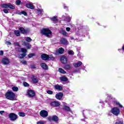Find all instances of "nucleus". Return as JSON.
Listing matches in <instances>:
<instances>
[{
    "label": "nucleus",
    "mask_w": 124,
    "mask_h": 124,
    "mask_svg": "<svg viewBox=\"0 0 124 124\" xmlns=\"http://www.w3.org/2000/svg\"><path fill=\"white\" fill-rule=\"evenodd\" d=\"M41 33L46 36V37H51L52 31L49 29H44L41 31Z\"/></svg>",
    "instance_id": "obj_1"
},
{
    "label": "nucleus",
    "mask_w": 124,
    "mask_h": 124,
    "mask_svg": "<svg viewBox=\"0 0 124 124\" xmlns=\"http://www.w3.org/2000/svg\"><path fill=\"white\" fill-rule=\"evenodd\" d=\"M17 51H18V52H21V53H23L19 56V59H23V58H25V57H26V53H27V49H26V48H18L17 49Z\"/></svg>",
    "instance_id": "obj_3"
},
{
    "label": "nucleus",
    "mask_w": 124,
    "mask_h": 124,
    "mask_svg": "<svg viewBox=\"0 0 124 124\" xmlns=\"http://www.w3.org/2000/svg\"><path fill=\"white\" fill-rule=\"evenodd\" d=\"M32 80L33 82V83H36L38 82V79L36 77H33V78H32Z\"/></svg>",
    "instance_id": "obj_24"
},
{
    "label": "nucleus",
    "mask_w": 124,
    "mask_h": 124,
    "mask_svg": "<svg viewBox=\"0 0 124 124\" xmlns=\"http://www.w3.org/2000/svg\"><path fill=\"white\" fill-rule=\"evenodd\" d=\"M21 62H22V64H27V61H26L25 60L21 61Z\"/></svg>",
    "instance_id": "obj_40"
},
{
    "label": "nucleus",
    "mask_w": 124,
    "mask_h": 124,
    "mask_svg": "<svg viewBox=\"0 0 124 124\" xmlns=\"http://www.w3.org/2000/svg\"><path fill=\"white\" fill-rule=\"evenodd\" d=\"M115 124H124V123L122 122H117L115 123Z\"/></svg>",
    "instance_id": "obj_47"
},
{
    "label": "nucleus",
    "mask_w": 124,
    "mask_h": 124,
    "mask_svg": "<svg viewBox=\"0 0 124 124\" xmlns=\"http://www.w3.org/2000/svg\"><path fill=\"white\" fill-rule=\"evenodd\" d=\"M66 30L67 31H70V28L69 27L66 28Z\"/></svg>",
    "instance_id": "obj_48"
},
{
    "label": "nucleus",
    "mask_w": 124,
    "mask_h": 124,
    "mask_svg": "<svg viewBox=\"0 0 124 124\" xmlns=\"http://www.w3.org/2000/svg\"><path fill=\"white\" fill-rule=\"evenodd\" d=\"M61 43H62V44H67V41L66 40V39L63 38L61 39Z\"/></svg>",
    "instance_id": "obj_21"
},
{
    "label": "nucleus",
    "mask_w": 124,
    "mask_h": 124,
    "mask_svg": "<svg viewBox=\"0 0 124 124\" xmlns=\"http://www.w3.org/2000/svg\"><path fill=\"white\" fill-rule=\"evenodd\" d=\"M18 115L20 117H25V116H26V113L23 112H18Z\"/></svg>",
    "instance_id": "obj_28"
},
{
    "label": "nucleus",
    "mask_w": 124,
    "mask_h": 124,
    "mask_svg": "<svg viewBox=\"0 0 124 124\" xmlns=\"http://www.w3.org/2000/svg\"><path fill=\"white\" fill-rule=\"evenodd\" d=\"M47 93H48V94H53V91L48 90L47 91Z\"/></svg>",
    "instance_id": "obj_39"
},
{
    "label": "nucleus",
    "mask_w": 124,
    "mask_h": 124,
    "mask_svg": "<svg viewBox=\"0 0 124 124\" xmlns=\"http://www.w3.org/2000/svg\"><path fill=\"white\" fill-rule=\"evenodd\" d=\"M37 124H44V121H39L37 122Z\"/></svg>",
    "instance_id": "obj_42"
},
{
    "label": "nucleus",
    "mask_w": 124,
    "mask_h": 124,
    "mask_svg": "<svg viewBox=\"0 0 124 124\" xmlns=\"http://www.w3.org/2000/svg\"><path fill=\"white\" fill-rule=\"evenodd\" d=\"M62 34H63V35H66V32H65V31H62Z\"/></svg>",
    "instance_id": "obj_43"
},
{
    "label": "nucleus",
    "mask_w": 124,
    "mask_h": 124,
    "mask_svg": "<svg viewBox=\"0 0 124 124\" xmlns=\"http://www.w3.org/2000/svg\"><path fill=\"white\" fill-rule=\"evenodd\" d=\"M52 21H53V22H56V21H58V18L56 17H53L51 19Z\"/></svg>",
    "instance_id": "obj_36"
},
{
    "label": "nucleus",
    "mask_w": 124,
    "mask_h": 124,
    "mask_svg": "<svg viewBox=\"0 0 124 124\" xmlns=\"http://www.w3.org/2000/svg\"><path fill=\"white\" fill-rule=\"evenodd\" d=\"M6 44L7 45H11V43L10 42L7 41L6 42Z\"/></svg>",
    "instance_id": "obj_45"
},
{
    "label": "nucleus",
    "mask_w": 124,
    "mask_h": 124,
    "mask_svg": "<svg viewBox=\"0 0 124 124\" xmlns=\"http://www.w3.org/2000/svg\"><path fill=\"white\" fill-rule=\"evenodd\" d=\"M119 50V51H120V50H121V49H118Z\"/></svg>",
    "instance_id": "obj_57"
},
{
    "label": "nucleus",
    "mask_w": 124,
    "mask_h": 124,
    "mask_svg": "<svg viewBox=\"0 0 124 124\" xmlns=\"http://www.w3.org/2000/svg\"><path fill=\"white\" fill-rule=\"evenodd\" d=\"M59 71L60 73H62V74H65V73H66V72L64 71L63 69L62 68L59 69Z\"/></svg>",
    "instance_id": "obj_26"
},
{
    "label": "nucleus",
    "mask_w": 124,
    "mask_h": 124,
    "mask_svg": "<svg viewBox=\"0 0 124 124\" xmlns=\"http://www.w3.org/2000/svg\"><path fill=\"white\" fill-rule=\"evenodd\" d=\"M0 56H3V51L2 50L0 51Z\"/></svg>",
    "instance_id": "obj_46"
},
{
    "label": "nucleus",
    "mask_w": 124,
    "mask_h": 124,
    "mask_svg": "<svg viewBox=\"0 0 124 124\" xmlns=\"http://www.w3.org/2000/svg\"><path fill=\"white\" fill-rule=\"evenodd\" d=\"M54 88L55 90H58V91H62V86L59 84L54 85Z\"/></svg>",
    "instance_id": "obj_14"
},
{
    "label": "nucleus",
    "mask_w": 124,
    "mask_h": 124,
    "mask_svg": "<svg viewBox=\"0 0 124 124\" xmlns=\"http://www.w3.org/2000/svg\"><path fill=\"white\" fill-rule=\"evenodd\" d=\"M1 7H2V8H10V9H14V8H15V6H14V5H12L11 4L6 3L1 4Z\"/></svg>",
    "instance_id": "obj_4"
},
{
    "label": "nucleus",
    "mask_w": 124,
    "mask_h": 124,
    "mask_svg": "<svg viewBox=\"0 0 124 124\" xmlns=\"http://www.w3.org/2000/svg\"><path fill=\"white\" fill-rule=\"evenodd\" d=\"M27 95L29 96V97H34L35 96V92L33 91V90H29L27 92Z\"/></svg>",
    "instance_id": "obj_7"
},
{
    "label": "nucleus",
    "mask_w": 124,
    "mask_h": 124,
    "mask_svg": "<svg viewBox=\"0 0 124 124\" xmlns=\"http://www.w3.org/2000/svg\"><path fill=\"white\" fill-rule=\"evenodd\" d=\"M28 56V58H29V59H31V58H32V57H34L35 55H34V53H31L29 54Z\"/></svg>",
    "instance_id": "obj_34"
},
{
    "label": "nucleus",
    "mask_w": 124,
    "mask_h": 124,
    "mask_svg": "<svg viewBox=\"0 0 124 124\" xmlns=\"http://www.w3.org/2000/svg\"><path fill=\"white\" fill-rule=\"evenodd\" d=\"M12 90L14 91V92H18V91H19V88H18V87H13L12 88Z\"/></svg>",
    "instance_id": "obj_27"
},
{
    "label": "nucleus",
    "mask_w": 124,
    "mask_h": 124,
    "mask_svg": "<svg viewBox=\"0 0 124 124\" xmlns=\"http://www.w3.org/2000/svg\"><path fill=\"white\" fill-rule=\"evenodd\" d=\"M68 22H69L70 21V18H68V20H67Z\"/></svg>",
    "instance_id": "obj_52"
},
{
    "label": "nucleus",
    "mask_w": 124,
    "mask_h": 124,
    "mask_svg": "<svg viewBox=\"0 0 124 124\" xmlns=\"http://www.w3.org/2000/svg\"><path fill=\"white\" fill-rule=\"evenodd\" d=\"M23 85L24 87H29L30 86V84L26 82H23Z\"/></svg>",
    "instance_id": "obj_35"
},
{
    "label": "nucleus",
    "mask_w": 124,
    "mask_h": 124,
    "mask_svg": "<svg viewBox=\"0 0 124 124\" xmlns=\"http://www.w3.org/2000/svg\"><path fill=\"white\" fill-rule=\"evenodd\" d=\"M1 62L3 63V64L6 65L7 64H9L10 62L9 61V59H8V58H4L1 60Z\"/></svg>",
    "instance_id": "obj_10"
},
{
    "label": "nucleus",
    "mask_w": 124,
    "mask_h": 124,
    "mask_svg": "<svg viewBox=\"0 0 124 124\" xmlns=\"http://www.w3.org/2000/svg\"><path fill=\"white\" fill-rule=\"evenodd\" d=\"M63 48L61 47L58 49V54H63Z\"/></svg>",
    "instance_id": "obj_25"
},
{
    "label": "nucleus",
    "mask_w": 124,
    "mask_h": 124,
    "mask_svg": "<svg viewBox=\"0 0 124 124\" xmlns=\"http://www.w3.org/2000/svg\"><path fill=\"white\" fill-rule=\"evenodd\" d=\"M3 12H4V13L7 14L8 13V10H6V9H4L3 10Z\"/></svg>",
    "instance_id": "obj_44"
},
{
    "label": "nucleus",
    "mask_w": 124,
    "mask_h": 124,
    "mask_svg": "<svg viewBox=\"0 0 124 124\" xmlns=\"http://www.w3.org/2000/svg\"><path fill=\"white\" fill-rule=\"evenodd\" d=\"M42 12H43V11H41Z\"/></svg>",
    "instance_id": "obj_55"
},
{
    "label": "nucleus",
    "mask_w": 124,
    "mask_h": 124,
    "mask_svg": "<svg viewBox=\"0 0 124 124\" xmlns=\"http://www.w3.org/2000/svg\"><path fill=\"white\" fill-rule=\"evenodd\" d=\"M68 53L69 54V55H74V52H73V50H72L71 49L68 51Z\"/></svg>",
    "instance_id": "obj_30"
},
{
    "label": "nucleus",
    "mask_w": 124,
    "mask_h": 124,
    "mask_svg": "<svg viewBox=\"0 0 124 124\" xmlns=\"http://www.w3.org/2000/svg\"><path fill=\"white\" fill-rule=\"evenodd\" d=\"M16 3L17 5H20V4H21V1L19 0H17L16 2Z\"/></svg>",
    "instance_id": "obj_37"
},
{
    "label": "nucleus",
    "mask_w": 124,
    "mask_h": 124,
    "mask_svg": "<svg viewBox=\"0 0 124 124\" xmlns=\"http://www.w3.org/2000/svg\"><path fill=\"white\" fill-rule=\"evenodd\" d=\"M25 39L26 41H27L28 42H31V38L29 37H25Z\"/></svg>",
    "instance_id": "obj_32"
},
{
    "label": "nucleus",
    "mask_w": 124,
    "mask_h": 124,
    "mask_svg": "<svg viewBox=\"0 0 124 124\" xmlns=\"http://www.w3.org/2000/svg\"><path fill=\"white\" fill-rule=\"evenodd\" d=\"M61 62L62 63L65 64L67 62V58L64 56H62L61 57Z\"/></svg>",
    "instance_id": "obj_15"
},
{
    "label": "nucleus",
    "mask_w": 124,
    "mask_h": 124,
    "mask_svg": "<svg viewBox=\"0 0 124 124\" xmlns=\"http://www.w3.org/2000/svg\"><path fill=\"white\" fill-rule=\"evenodd\" d=\"M9 118L11 121H16L18 118L17 115L15 113H12L9 115Z\"/></svg>",
    "instance_id": "obj_8"
},
{
    "label": "nucleus",
    "mask_w": 124,
    "mask_h": 124,
    "mask_svg": "<svg viewBox=\"0 0 124 124\" xmlns=\"http://www.w3.org/2000/svg\"><path fill=\"white\" fill-rule=\"evenodd\" d=\"M108 99H112V96H108Z\"/></svg>",
    "instance_id": "obj_49"
},
{
    "label": "nucleus",
    "mask_w": 124,
    "mask_h": 124,
    "mask_svg": "<svg viewBox=\"0 0 124 124\" xmlns=\"http://www.w3.org/2000/svg\"><path fill=\"white\" fill-rule=\"evenodd\" d=\"M115 104H117V105H119V106H120L121 108H123V106L121 104H120V102H116Z\"/></svg>",
    "instance_id": "obj_38"
},
{
    "label": "nucleus",
    "mask_w": 124,
    "mask_h": 124,
    "mask_svg": "<svg viewBox=\"0 0 124 124\" xmlns=\"http://www.w3.org/2000/svg\"><path fill=\"white\" fill-rule=\"evenodd\" d=\"M14 32L16 35V36H20V31H15Z\"/></svg>",
    "instance_id": "obj_29"
},
{
    "label": "nucleus",
    "mask_w": 124,
    "mask_h": 124,
    "mask_svg": "<svg viewBox=\"0 0 124 124\" xmlns=\"http://www.w3.org/2000/svg\"><path fill=\"white\" fill-rule=\"evenodd\" d=\"M111 112L114 115V116H118L120 114V109L118 108H113L111 109Z\"/></svg>",
    "instance_id": "obj_5"
},
{
    "label": "nucleus",
    "mask_w": 124,
    "mask_h": 124,
    "mask_svg": "<svg viewBox=\"0 0 124 124\" xmlns=\"http://www.w3.org/2000/svg\"><path fill=\"white\" fill-rule=\"evenodd\" d=\"M40 115L43 118H46L48 117V111L45 110H41L40 112Z\"/></svg>",
    "instance_id": "obj_9"
},
{
    "label": "nucleus",
    "mask_w": 124,
    "mask_h": 124,
    "mask_svg": "<svg viewBox=\"0 0 124 124\" xmlns=\"http://www.w3.org/2000/svg\"><path fill=\"white\" fill-rule=\"evenodd\" d=\"M19 30L20 31V32H21V33H23L24 34H25V33H28V31L25 30V29H24L23 27H20L19 28Z\"/></svg>",
    "instance_id": "obj_19"
},
{
    "label": "nucleus",
    "mask_w": 124,
    "mask_h": 124,
    "mask_svg": "<svg viewBox=\"0 0 124 124\" xmlns=\"http://www.w3.org/2000/svg\"><path fill=\"white\" fill-rule=\"evenodd\" d=\"M63 110H65L66 111H67L68 112H70V111H71L70 110V108H69L67 106H64L63 107Z\"/></svg>",
    "instance_id": "obj_20"
},
{
    "label": "nucleus",
    "mask_w": 124,
    "mask_h": 124,
    "mask_svg": "<svg viewBox=\"0 0 124 124\" xmlns=\"http://www.w3.org/2000/svg\"><path fill=\"white\" fill-rule=\"evenodd\" d=\"M49 121H53V122H58L59 121V118L57 116H53L52 117H48Z\"/></svg>",
    "instance_id": "obj_12"
},
{
    "label": "nucleus",
    "mask_w": 124,
    "mask_h": 124,
    "mask_svg": "<svg viewBox=\"0 0 124 124\" xmlns=\"http://www.w3.org/2000/svg\"><path fill=\"white\" fill-rule=\"evenodd\" d=\"M60 80L63 82H66L67 81V78L66 77H62L60 78Z\"/></svg>",
    "instance_id": "obj_23"
},
{
    "label": "nucleus",
    "mask_w": 124,
    "mask_h": 124,
    "mask_svg": "<svg viewBox=\"0 0 124 124\" xmlns=\"http://www.w3.org/2000/svg\"><path fill=\"white\" fill-rule=\"evenodd\" d=\"M64 8H65V7H64Z\"/></svg>",
    "instance_id": "obj_56"
},
{
    "label": "nucleus",
    "mask_w": 124,
    "mask_h": 124,
    "mask_svg": "<svg viewBox=\"0 0 124 124\" xmlns=\"http://www.w3.org/2000/svg\"><path fill=\"white\" fill-rule=\"evenodd\" d=\"M38 11L39 12H41V10H38Z\"/></svg>",
    "instance_id": "obj_53"
},
{
    "label": "nucleus",
    "mask_w": 124,
    "mask_h": 124,
    "mask_svg": "<svg viewBox=\"0 0 124 124\" xmlns=\"http://www.w3.org/2000/svg\"><path fill=\"white\" fill-rule=\"evenodd\" d=\"M26 6L27 8H30V9L34 8V6L33 5L32 3L26 4Z\"/></svg>",
    "instance_id": "obj_16"
},
{
    "label": "nucleus",
    "mask_w": 124,
    "mask_h": 124,
    "mask_svg": "<svg viewBox=\"0 0 124 124\" xmlns=\"http://www.w3.org/2000/svg\"><path fill=\"white\" fill-rule=\"evenodd\" d=\"M41 58L44 61H48V60H51V59H53V56H49L47 54H44L41 55Z\"/></svg>",
    "instance_id": "obj_6"
},
{
    "label": "nucleus",
    "mask_w": 124,
    "mask_h": 124,
    "mask_svg": "<svg viewBox=\"0 0 124 124\" xmlns=\"http://www.w3.org/2000/svg\"><path fill=\"white\" fill-rule=\"evenodd\" d=\"M62 96H63V94L62 93H58L56 94L55 97L58 100H61L62 98Z\"/></svg>",
    "instance_id": "obj_11"
},
{
    "label": "nucleus",
    "mask_w": 124,
    "mask_h": 124,
    "mask_svg": "<svg viewBox=\"0 0 124 124\" xmlns=\"http://www.w3.org/2000/svg\"><path fill=\"white\" fill-rule=\"evenodd\" d=\"M6 98L9 100H14L15 98V93L12 92H8L5 94Z\"/></svg>",
    "instance_id": "obj_2"
},
{
    "label": "nucleus",
    "mask_w": 124,
    "mask_h": 124,
    "mask_svg": "<svg viewBox=\"0 0 124 124\" xmlns=\"http://www.w3.org/2000/svg\"><path fill=\"white\" fill-rule=\"evenodd\" d=\"M73 65L75 67H79V66L82 65V62L78 61L77 63H74Z\"/></svg>",
    "instance_id": "obj_18"
},
{
    "label": "nucleus",
    "mask_w": 124,
    "mask_h": 124,
    "mask_svg": "<svg viewBox=\"0 0 124 124\" xmlns=\"http://www.w3.org/2000/svg\"><path fill=\"white\" fill-rule=\"evenodd\" d=\"M4 113V111H0V114L1 115H2V114Z\"/></svg>",
    "instance_id": "obj_50"
},
{
    "label": "nucleus",
    "mask_w": 124,
    "mask_h": 124,
    "mask_svg": "<svg viewBox=\"0 0 124 124\" xmlns=\"http://www.w3.org/2000/svg\"><path fill=\"white\" fill-rule=\"evenodd\" d=\"M18 14L19 15H22V14H23V15H24V16H27V14L25 11L21 12Z\"/></svg>",
    "instance_id": "obj_31"
},
{
    "label": "nucleus",
    "mask_w": 124,
    "mask_h": 124,
    "mask_svg": "<svg viewBox=\"0 0 124 124\" xmlns=\"http://www.w3.org/2000/svg\"><path fill=\"white\" fill-rule=\"evenodd\" d=\"M31 68L34 69V68H35V67H34V66H32V67H31Z\"/></svg>",
    "instance_id": "obj_54"
},
{
    "label": "nucleus",
    "mask_w": 124,
    "mask_h": 124,
    "mask_svg": "<svg viewBox=\"0 0 124 124\" xmlns=\"http://www.w3.org/2000/svg\"><path fill=\"white\" fill-rule=\"evenodd\" d=\"M71 40H73L74 39V38L73 37H70Z\"/></svg>",
    "instance_id": "obj_51"
},
{
    "label": "nucleus",
    "mask_w": 124,
    "mask_h": 124,
    "mask_svg": "<svg viewBox=\"0 0 124 124\" xmlns=\"http://www.w3.org/2000/svg\"><path fill=\"white\" fill-rule=\"evenodd\" d=\"M71 67V66H70V65H65L64 66V69H69Z\"/></svg>",
    "instance_id": "obj_33"
},
{
    "label": "nucleus",
    "mask_w": 124,
    "mask_h": 124,
    "mask_svg": "<svg viewBox=\"0 0 124 124\" xmlns=\"http://www.w3.org/2000/svg\"><path fill=\"white\" fill-rule=\"evenodd\" d=\"M51 106H53V107H58V106H60V102L57 101H53L50 103Z\"/></svg>",
    "instance_id": "obj_13"
},
{
    "label": "nucleus",
    "mask_w": 124,
    "mask_h": 124,
    "mask_svg": "<svg viewBox=\"0 0 124 124\" xmlns=\"http://www.w3.org/2000/svg\"><path fill=\"white\" fill-rule=\"evenodd\" d=\"M24 46H25L27 49H31V47L30 44L28 43H24Z\"/></svg>",
    "instance_id": "obj_22"
},
{
    "label": "nucleus",
    "mask_w": 124,
    "mask_h": 124,
    "mask_svg": "<svg viewBox=\"0 0 124 124\" xmlns=\"http://www.w3.org/2000/svg\"><path fill=\"white\" fill-rule=\"evenodd\" d=\"M14 45L15 46H18V48H20V45H19V44H18V43H15Z\"/></svg>",
    "instance_id": "obj_41"
},
{
    "label": "nucleus",
    "mask_w": 124,
    "mask_h": 124,
    "mask_svg": "<svg viewBox=\"0 0 124 124\" xmlns=\"http://www.w3.org/2000/svg\"><path fill=\"white\" fill-rule=\"evenodd\" d=\"M41 66L42 68H43L45 70H47V69H48V66L45 63H41Z\"/></svg>",
    "instance_id": "obj_17"
}]
</instances>
